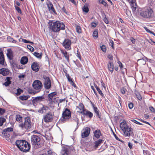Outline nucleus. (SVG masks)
I'll return each mask as SVG.
<instances>
[{"label":"nucleus","mask_w":155,"mask_h":155,"mask_svg":"<svg viewBox=\"0 0 155 155\" xmlns=\"http://www.w3.org/2000/svg\"><path fill=\"white\" fill-rule=\"evenodd\" d=\"M57 95V93L56 92H51L48 95V100L49 101H52L53 97L56 96Z\"/></svg>","instance_id":"cd10ccee"},{"label":"nucleus","mask_w":155,"mask_h":155,"mask_svg":"<svg viewBox=\"0 0 155 155\" xmlns=\"http://www.w3.org/2000/svg\"><path fill=\"white\" fill-rule=\"evenodd\" d=\"M130 3L132 11L134 12L136 9L137 4L136 0H127Z\"/></svg>","instance_id":"f3484780"},{"label":"nucleus","mask_w":155,"mask_h":155,"mask_svg":"<svg viewBox=\"0 0 155 155\" xmlns=\"http://www.w3.org/2000/svg\"><path fill=\"white\" fill-rule=\"evenodd\" d=\"M25 75L24 74H21L18 76V78L20 79L24 78L25 77Z\"/></svg>","instance_id":"e2e57ef3"},{"label":"nucleus","mask_w":155,"mask_h":155,"mask_svg":"<svg viewBox=\"0 0 155 155\" xmlns=\"http://www.w3.org/2000/svg\"><path fill=\"white\" fill-rule=\"evenodd\" d=\"M92 106L93 108L94 111L96 114V116L99 119H101V113H100L99 111L98 110L97 108L96 107L94 104H92Z\"/></svg>","instance_id":"aec40b11"},{"label":"nucleus","mask_w":155,"mask_h":155,"mask_svg":"<svg viewBox=\"0 0 155 155\" xmlns=\"http://www.w3.org/2000/svg\"><path fill=\"white\" fill-rule=\"evenodd\" d=\"M130 40L132 43L134 44L135 43V40L132 37L130 38Z\"/></svg>","instance_id":"052dcab7"},{"label":"nucleus","mask_w":155,"mask_h":155,"mask_svg":"<svg viewBox=\"0 0 155 155\" xmlns=\"http://www.w3.org/2000/svg\"><path fill=\"white\" fill-rule=\"evenodd\" d=\"M44 98V97L43 96H41L36 97L35 98V100L36 101H42Z\"/></svg>","instance_id":"4c0bfd02"},{"label":"nucleus","mask_w":155,"mask_h":155,"mask_svg":"<svg viewBox=\"0 0 155 155\" xmlns=\"http://www.w3.org/2000/svg\"><path fill=\"white\" fill-rule=\"evenodd\" d=\"M15 8L16 10H17V11L18 12V13H20V14H21L22 13H21V9L19 7L16 6L15 7Z\"/></svg>","instance_id":"3c124183"},{"label":"nucleus","mask_w":155,"mask_h":155,"mask_svg":"<svg viewBox=\"0 0 155 155\" xmlns=\"http://www.w3.org/2000/svg\"><path fill=\"white\" fill-rule=\"evenodd\" d=\"M13 51L10 49V60L13 59L14 57V55L13 54Z\"/></svg>","instance_id":"13d9d810"},{"label":"nucleus","mask_w":155,"mask_h":155,"mask_svg":"<svg viewBox=\"0 0 155 155\" xmlns=\"http://www.w3.org/2000/svg\"><path fill=\"white\" fill-rule=\"evenodd\" d=\"M126 90L125 88H124V87H123L121 89L120 91H121V93L123 94H125Z\"/></svg>","instance_id":"603ef678"},{"label":"nucleus","mask_w":155,"mask_h":155,"mask_svg":"<svg viewBox=\"0 0 155 155\" xmlns=\"http://www.w3.org/2000/svg\"><path fill=\"white\" fill-rule=\"evenodd\" d=\"M98 32L97 31L95 30L93 32V36L94 38H98Z\"/></svg>","instance_id":"e433bc0d"},{"label":"nucleus","mask_w":155,"mask_h":155,"mask_svg":"<svg viewBox=\"0 0 155 155\" xmlns=\"http://www.w3.org/2000/svg\"><path fill=\"white\" fill-rule=\"evenodd\" d=\"M76 108H78L79 109V111H77V112L80 113H81V111H83L85 110L83 104L82 103H80L78 106H76Z\"/></svg>","instance_id":"5701e85b"},{"label":"nucleus","mask_w":155,"mask_h":155,"mask_svg":"<svg viewBox=\"0 0 155 155\" xmlns=\"http://www.w3.org/2000/svg\"><path fill=\"white\" fill-rule=\"evenodd\" d=\"M94 136L97 139L99 138L102 136L101 132L100 130H96L93 132Z\"/></svg>","instance_id":"4be33fe9"},{"label":"nucleus","mask_w":155,"mask_h":155,"mask_svg":"<svg viewBox=\"0 0 155 155\" xmlns=\"http://www.w3.org/2000/svg\"><path fill=\"white\" fill-rule=\"evenodd\" d=\"M153 12L150 8H144L140 10V15L144 18L150 19L152 17Z\"/></svg>","instance_id":"39448f33"},{"label":"nucleus","mask_w":155,"mask_h":155,"mask_svg":"<svg viewBox=\"0 0 155 155\" xmlns=\"http://www.w3.org/2000/svg\"><path fill=\"white\" fill-rule=\"evenodd\" d=\"M103 142V140L101 139H99L97 141H95L94 142V147L95 149L97 148Z\"/></svg>","instance_id":"b1692460"},{"label":"nucleus","mask_w":155,"mask_h":155,"mask_svg":"<svg viewBox=\"0 0 155 155\" xmlns=\"http://www.w3.org/2000/svg\"><path fill=\"white\" fill-rule=\"evenodd\" d=\"M101 4L103 5L105 7H107L108 6L107 3L104 0H101Z\"/></svg>","instance_id":"de8ad7c7"},{"label":"nucleus","mask_w":155,"mask_h":155,"mask_svg":"<svg viewBox=\"0 0 155 155\" xmlns=\"http://www.w3.org/2000/svg\"><path fill=\"white\" fill-rule=\"evenodd\" d=\"M53 115L49 112L46 113L43 117V120L46 123L51 122L53 120Z\"/></svg>","instance_id":"1a4fd4ad"},{"label":"nucleus","mask_w":155,"mask_h":155,"mask_svg":"<svg viewBox=\"0 0 155 155\" xmlns=\"http://www.w3.org/2000/svg\"><path fill=\"white\" fill-rule=\"evenodd\" d=\"M101 85L102 87H103L105 89H106V87L104 83L103 82V81L102 80H101Z\"/></svg>","instance_id":"69168bd1"},{"label":"nucleus","mask_w":155,"mask_h":155,"mask_svg":"<svg viewBox=\"0 0 155 155\" xmlns=\"http://www.w3.org/2000/svg\"><path fill=\"white\" fill-rule=\"evenodd\" d=\"M25 43H30L31 44H33L34 43L31 41H28L26 39H23L22 40Z\"/></svg>","instance_id":"bf43d9fd"},{"label":"nucleus","mask_w":155,"mask_h":155,"mask_svg":"<svg viewBox=\"0 0 155 155\" xmlns=\"http://www.w3.org/2000/svg\"><path fill=\"white\" fill-rule=\"evenodd\" d=\"M120 126L121 131L125 137H130L133 133V129L131 126L128 125L125 120L120 123Z\"/></svg>","instance_id":"f03ea898"},{"label":"nucleus","mask_w":155,"mask_h":155,"mask_svg":"<svg viewBox=\"0 0 155 155\" xmlns=\"http://www.w3.org/2000/svg\"><path fill=\"white\" fill-rule=\"evenodd\" d=\"M141 122L144 123H145L147 124H148L149 125H150V124L148 122H147L146 121H144L142 119H140L139 120Z\"/></svg>","instance_id":"680f3d73"},{"label":"nucleus","mask_w":155,"mask_h":155,"mask_svg":"<svg viewBox=\"0 0 155 155\" xmlns=\"http://www.w3.org/2000/svg\"><path fill=\"white\" fill-rule=\"evenodd\" d=\"M10 134L12 135L11 136L12 138L16 137L18 135L15 132H12V133H10Z\"/></svg>","instance_id":"09e8293b"},{"label":"nucleus","mask_w":155,"mask_h":155,"mask_svg":"<svg viewBox=\"0 0 155 155\" xmlns=\"http://www.w3.org/2000/svg\"><path fill=\"white\" fill-rule=\"evenodd\" d=\"M49 109V108L48 107L45 105H42V107L38 110V112L41 114H44Z\"/></svg>","instance_id":"2eb2a0df"},{"label":"nucleus","mask_w":155,"mask_h":155,"mask_svg":"<svg viewBox=\"0 0 155 155\" xmlns=\"http://www.w3.org/2000/svg\"><path fill=\"white\" fill-rule=\"evenodd\" d=\"M4 137L8 141L10 140V127H8L4 130L3 131Z\"/></svg>","instance_id":"4468645a"},{"label":"nucleus","mask_w":155,"mask_h":155,"mask_svg":"<svg viewBox=\"0 0 155 155\" xmlns=\"http://www.w3.org/2000/svg\"><path fill=\"white\" fill-rule=\"evenodd\" d=\"M32 86L34 90L33 92L35 94L40 92L43 87L41 82L39 81L35 80L32 84Z\"/></svg>","instance_id":"0eeeda50"},{"label":"nucleus","mask_w":155,"mask_h":155,"mask_svg":"<svg viewBox=\"0 0 155 155\" xmlns=\"http://www.w3.org/2000/svg\"><path fill=\"white\" fill-rule=\"evenodd\" d=\"M4 61L5 59L4 55L1 50H0V64L3 65Z\"/></svg>","instance_id":"bb28decb"},{"label":"nucleus","mask_w":155,"mask_h":155,"mask_svg":"<svg viewBox=\"0 0 155 155\" xmlns=\"http://www.w3.org/2000/svg\"><path fill=\"white\" fill-rule=\"evenodd\" d=\"M88 4L87 3H85L82 8L83 11L85 13H87L89 10L88 7Z\"/></svg>","instance_id":"c756f323"},{"label":"nucleus","mask_w":155,"mask_h":155,"mask_svg":"<svg viewBox=\"0 0 155 155\" xmlns=\"http://www.w3.org/2000/svg\"><path fill=\"white\" fill-rule=\"evenodd\" d=\"M16 120L18 122H21L22 121V117L20 115H16Z\"/></svg>","instance_id":"7c9ffc66"},{"label":"nucleus","mask_w":155,"mask_h":155,"mask_svg":"<svg viewBox=\"0 0 155 155\" xmlns=\"http://www.w3.org/2000/svg\"><path fill=\"white\" fill-rule=\"evenodd\" d=\"M76 56L79 58V59L81 60V55L80 54V53L79 51H78V49L77 51V53L76 54Z\"/></svg>","instance_id":"a18cd8bd"},{"label":"nucleus","mask_w":155,"mask_h":155,"mask_svg":"<svg viewBox=\"0 0 155 155\" xmlns=\"http://www.w3.org/2000/svg\"><path fill=\"white\" fill-rule=\"evenodd\" d=\"M33 54L35 56L38 58L41 59V58L42 56L41 53H39L37 52H35L33 53Z\"/></svg>","instance_id":"2f4dec72"},{"label":"nucleus","mask_w":155,"mask_h":155,"mask_svg":"<svg viewBox=\"0 0 155 155\" xmlns=\"http://www.w3.org/2000/svg\"><path fill=\"white\" fill-rule=\"evenodd\" d=\"M94 86L96 88L99 94L102 97H103L104 95L102 93V91L100 90V89L97 86V85L96 84H94Z\"/></svg>","instance_id":"72a5a7b5"},{"label":"nucleus","mask_w":155,"mask_h":155,"mask_svg":"<svg viewBox=\"0 0 155 155\" xmlns=\"http://www.w3.org/2000/svg\"><path fill=\"white\" fill-rule=\"evenodd\" d=\"M31 143L34 147L36 149L41 147L44 145V141L41 138L36 135H33L31 137Z\"/></svg>","instance_id":"20e7f679"},{"label":"nucleus","mask_w":155,"mask_h":155,"mask_svg":"<svg viewBox=\"0 0 155 155\" xmlns=\"http://www.w3.org/2000/svg\"><path fill=\"white\" fill-rule=\"evenodd\" d=\"M71 153L70 149L68 147H63L61 151L62 155H69Z\"/></svg>","instance_id":"dca6fc26"},{"label":"nucleus","mask_w":155,"mask_h":155,"mask_svg":"<svg viewBox=\"0 0 155 155\" xmlns=\"http://www.w3.org/2000/svg\"><path fill=\"white\" fill-rule=\"evenodd\" d=\"M131 121L132 122H134L137 124H139V125H143V124L142 123H141L137 121V120H135V119H133V120H131Z\"/></svg>","instance_id":"8fccbe9b"},{"label":"nucleus","mask_w":155,"mask_h":155,"mask_svg":"<svg viewBox=\"0 0 155 155\" xmlns=\"http://www.w3.org/2000/svg\"><path fill=\"white\" fill-rule=\"evenodd\" d=\"M118 63L119 65V67H120L121 69H122L123 67V64L120 61L118 62Z\"/></svg>","instance_id":"774afa93"},{"label":"nucleus","mask_w":155,"mask_h":155,"mask_svg":"<svg viewBox=\"0 0 155 155\" xmlns=\"http://www.w3.org/2000/svg\"><path fill=\"white\" fill-rule=\"evenodd\" d=\"M31 68L34 71L37 72L39 70L40 67L38 63L35 61L31 64Z\"/></svg>","instance_id":"a211bd4d"},{"label":"nucleus","mask_w":155,"mask_h":155,"mask_svg":"<svg viewBox=\"0 0 155 155\" xmlns=\"http://www.w3.org/2000/svg\"><path fill=\"white\" fill-rule=\"evenodd\" d=\"M71 41L70 40L68 39H65L63 42L62 45L67 50H69L71 49Z\"/></svg>","instance_id":"9d476101"},{"label":"nucleus","mask_w":155,"mask_h":155,"mask_svg":"<svg viewBox=\"0 0 155 155\" xmlns=\"http://www.w3.org/2000/svg\"><path fill=\"white\" fill-rule=\"evenodd\" d=\"M11 65L13 67L16 66L17 65V62L15 61H12L11 63Z\"/></svg>","instance_id":"c03bdc74"},{"label":"nucleus","mask_w":155,"mask_h":155,"mask_svg":"<svg viewBox=\"0 0 155 155\" xmlns=\"http://www.w3.org/2000/svg\"><path fill=\"white\" fill-rule=\"evenodd\" d=\"M90 128L88 127L84 128L81 131V137L85 138L87 137L90 134Z\"/></svg>","instance_id":"9b49d317"},{"label":"nucleus","mask_w":155,"mask_h":155,"mask_svg":"<svg viewBox=\"0 0 155 155\" xmlns=\"http://www.w3.org/2000/svg\"><path fill=\"white\" fill-rule=\"evenodd\" d=\"M32 122L31 118L29 117L25 118L24 123H21L19 124V127L21 128L22 130L25 129L28 130L31 127Z\"/></svg>","instance_id":"423d86ee"},{"label":"nucleus","mask_w":155,"mask_h":155,"mask_svg":"<svg viewBox=\"0 0 155 155\" xmlns=\"http://www.w3.org/2000/svg\"><path fill=\"white\" fill-rule=\"evenodd\" d=\"M134 107L133 104L132 103L130 102L128 104V107L130 109H132Z\"/></svg>","instance_id":"864d4df0"},{"label":"nucleus","mask_w":155,"mask_h":155,"mask_svg":"<svg viewBox=\"0 0 155 155\" xmlns=\"http://www.w3.org/2000/svg\"><path fill=\"white\" fill-rule=\"evenodd\" d=\"M81 114L84 116H85L86 117H89L90 118H91L93 116V113L86 109L83 111H81Z\"/></svg>","instance_id":"6ab92c4d"},{"label":"nucleus","mask_w":155,"mask_h":155,"mask_svg":"<svg viewBox=\"0 0 155 155\" xmlns=\"http://www.w3.org/2000/svg\"><path fill=\"white\" fill-rule=\"evenodd\" d=\"M5 112V110L0 108V115H2Z\"/></svg>","instance_id":"5fc2aeb1"},{"label":"nucleus","mask_w":155,"mask_h":155,"mask_svg":"<svg viewBox=\"0 0 155 155\" xmlns=\"http://www.w3.org/2000/svg\"><path fill=\"white\" fill-rule=\"evenodd\" d=\"M46 5L49 11L51 13H53L55 14H57V13L51 2L50 1L46 3Z\"/></svg>","instance_id":"ddd939ff"},{"label":"nucleus","mask_w":155,"mask_h":155,"mask_svg":"<svg viewBox=\"0 0 155 155\" xmlns=\"http://www.w3.org/2000/svg\"><path fill=\"white\" fill-rule=\"evenodd\" d=\"M6 80L7 81L3 84V85H4L6 87L9 86L10 84V77H7Z\"/></svg>","instance_id":"f704fd0d"},{"label":"nucleus","mask_w":155,"mask_h":155,"mask_svg":"<svg viewBox=\"0 0 155 155\" xmlns=\"http://www.w3.org/2000/svg\"><path fill=\"white\" fill-rule=\"evenodd\" d=\"M61 52L63 54L64 56L65 57L68 62L69 61V54L65 50H61Z\"/></svg>","instance_id":"412c9836"},{"label":"nucleus","mask_w":155,"mask_h":155,"mask_svg":"<svg viewBox=\"0 0 155 155\" xmlns=\"http://www.w3.org/2000/svg\"><path fill=\"white\" fill-rule=\"evenodd\" d=\"M103 20L106 24H107L109 23V21L107 18L106 17L104 18Z\"/></svg>","instance_id":"338daca9"},{"label":"nucleus","mask_w":155,"mask_h":155,"mask_svg":"<svg viewBox=\"0 0 155 155\" xmlns=\"http://www.w3.org/2000/svg\"><path fill=\"white\" fill-rule=\"evenodd\" d=\"M9 73L8 70L7 69L2 68L0 69V74L4 76H6Z\"/></svg>","instance_id":"393cba45"},{"label":"nucleus","mask_w":155,"mask_h":155,"mask_svg":"<svg viewBox=\"0 0 155 155\" xmlns=\"http://www.w3.org/2000/svg\"><path fill=\"white\" fill-rule=\"evenodd\" d=\"M109 70L112 73L114 71V65L112 62H109L107 65Z\"/></svg>","instance_id":"c85d7f7f"},{"label":"nucleus","mask_w":155,"mask_h":155,"mask_svg":"<svg viewBox=\"0 0 155 155\" xmlns=\"http://www.w3.org/2000/svg\"><path fill=\"white\" fill-rule=\"evenodd\" d=\"M48 25L50 31L54 33H58L61 30H64L65 29L64 24L59 21L49 22Z\"/></svg>","instance_id":"f257e3e1"},{"label":"nucleus","mask_w":155,"mask_h":155,"mask_svg":"<svg viewBox=\"0 0 155 155\" xmlns=\"http://www.w3.org/2000/svg\"><path fill=\"white\" fill-rule=\"evenodd\" d=\"M5 119L3 117H0V126H2L5 122Z\"/></svg>","instance_id":"58836bf2"},{"label":"nucleus","mask_w":155,"mask_h":155,"mask_svg":"<svg viewBox=\"0 0 155 155\" xmlns=\"http://www.w3.org/2000/svg\"><path fill=\"white\" fill-rule=\"evenodd\" d=\"M27 47L31 51L33 52L34 51V48L31 45H27Z\"/></svg>","instance_id":"49530a36"},{"label":"nucleus","mask_w":155,"mask_h":155,"mask_svg":"<svg viewBox=\"0 0 155 155\" xmlns=\"http://www.w3.org/2000/svg\"><path fill=\"white\" fill-rule=\"evenodd\" d=\"M7 55L8 58L10 59V49H8L7 50Z\"/></svg>","instance_id":"0e129e2a"},{"label":"nucleus","mask_w":155,"mask_h":155,"mask_svg":"<svg viewBox=\"0 0 155 155\" xmlns=\"http://www.w3.org/2000/svg\"><path fill=\"white\" fill-rule=\"evenodd\" d=\"M28 98V97L25 95L21 96L19 97V99L22 101L26 100Z\"/></svg>","instance_id":"c9c22d12"},{"label":"nucleus","mask_w":155,"mask_h":155,"mask_svg":"<svg viewBox=\"0 0 155 155\" xmlns=\"http://www.w3.org/2000/svg\"><path fill=\"white\" fill-rule=\"evenodd\" d=\"M91 88L92 89L93 91H94V92L96 96H97V92H96L94 87H93V86H91Z\"/></svg>","instance_id":"4d7b16f0"},{"label":"nucleus","mask_w":155,"mask_h":155,"mask_svg":"<svg viewBox=\"0 0 155 155\" xmlns=\"http://www.w3.org/2000/svg\"><path fill=\"white\" fill-rule=\"evenodd\" d=\"M101 48L102 51L104 52H105L106 51V47L105 45H102L100 47Z\"/></svg>","instance_id":"a19ab883"},{"label":"nucleus","mask_w":155,"mask_h":155,"mask_svg":"<svg viewBox=\"0 0 155 155\" xmlns=\"http://www.w3.org/2000/svg\"><path fill=\"white\" fill-rule=\"evenodd\" d=\"M22 92V90L20 88H18L17 90V93L16 94L17 95H19Z\"/></svg>","instance_id":"37998d69"},{"label":"nucleus","mask_w":155,"mask_h":155,"mask_svg":"<svg viewBox=\"0 0 155 155\" xmlns=\"http://www.w3.org/2000/svg\"><path fill=\"white\" fill-rule=\"evenodd\" d=\"M110 42L109 45L111 46L113 50L114 49V43L113 41L112 40H109Z\"/></svg>","instance_id":"79ce46f5"},{"label":"nucleus","mask_w":155,"mask_h":155,"mask_svg":"<svg viewBox=\"0 0 155 155\" xmlns=\"http://www.w3.org/2000/svg\"><path fill=\"white\" fill-rule=\"evenodd\" d=\"M134 94L136 95V97L140 101L142 99V97L139 93L137 91L134 92Z\"/></svg>","instance_id":"473e14b6"},{"label":"nucleus","mask_w":155,"mask_h":155,"mask_svg":"<svg viewBox=\"0 0 155 155\" xmlns=\"http://www.w3.org/2000/svg\"><path fill=\"white\" fill-rule=\"evenodd\" d=\"M28 57L25 56L22 57L20 60V63L23 64L25 65L28 62Z\"/></svg>","instance_id":"a878e982"},{"label":"nucleus","mask_w":155,"mask_h":155,"mask_svg":"<svg viewBox=\"0 0 155 155\" xmlns=\"http://www.w3.org/2000/svg\"><path fill=\"white\" fill-rule=\"evenodd\" d=\"M76 29L77 33H80L81 32V29L80 26H77Z\"/></svg>","instance_id":"ea45409f"},{"label":"nucleus","mask_w":155,"mask_h":155,"mask_svg":"<svg viewBox=\"0 0 155 155\" xmlns=\"http://www.w3.org/2000/svg\"><path fill=\"white\" fill-rule=\"evenodd\" d=\"M71 117V111L67 108L64 109L62 114L61 120L62 122L66 121L68 120Z\"/></svg>","instance_id":"6e6552de"},{"label":"nucleus","mask_w":155,"mask_h":155,"mask_svg":"<svg viewBox=\"0 0 155 155\" xmlns=\"http://www.w3.org/2000/svg\"><path fill=\"white\" fill-rule=\"evenodd\" d=\"M149 109L151 112L155 113V109L152 106L150 107Z\"/></svg>","instance_id":"6e6d98bb"},{"label":"nucleus","mask_w":155,"mask_h":155,"mask_svg":"<svg viewBox=\"0 0 155 155\" xmlns=\"http://www.w3.org/2000/svg\"><path fill=\"white\" fill-rule=\"evenodd\" d=\"M45 81L44 82V87L46 89H49L51 88V81L49 77H45L44 78Z\"/></svg>","instance_id":"f8f14e48"},{"label":"nucleus","mask_w":155,"mask_h":155,"mask_svg":"<svg viewBox=\"0 0 155 155\" xmlns=\"http://www.w3.org/2000/svg\"><path fill=\"white\" fill-rule=\"evenodd\" d=\"M15 144L20 150L24 152L28 151L31 148L30 144L24 140H17Z\"/></svg>","instance_id":"7ed1b4c3"}]
</instances>
